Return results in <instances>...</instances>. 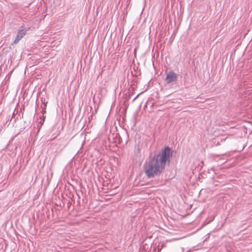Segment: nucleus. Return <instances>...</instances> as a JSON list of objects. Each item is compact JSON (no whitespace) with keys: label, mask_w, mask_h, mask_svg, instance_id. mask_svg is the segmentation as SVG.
Here are the masks:
<instances>
[{"label":"nucleus","mask_w":252,"mask_h":252,"mask_svg":"<svg viewBox=\"0 0 252 252\" xmlns=\"http://www.w3.org/2000/svg\"><path fill=\"white\" fill-rule=\"evenodd\" d=\"M172 153L171 149L166 147L161 153L155 154L144 164V170L149 179L158 176L162 172L166 163L170 161Z\"/></svg>","instance_id":"obj_1"},{"label":"nucleus","mask_w":252,"mask_h":252,"mask_svg":"<svg viewBox=\"0 0 252 252\" xmlns=\"http://www.w3.org/2000/svg\"><path fill=\"white\" fill-rule=\"evenodd\" d=\"M27 30L24 26H21L18 30L17 34L13 41L14 44H17L26 35Z\"/></svg>","instance_id":"obj_2"},{"label":"nucleus","mask_w":252,"mask_h":252,"mask_svg":"<svg viewBox=\"0 0 252 252\" xmlns=\"http://www.w3.org/2000/svg\"><path fill=\"white\" fill-rule=\"evenodd\" d=\"M178 76L177 74L173 71H170L168 73H167L165 80L167 84H170L173 82H176Z\"/></svg>","instance_id":"obj_3"},{"label":"nucleus","mask_w":252,"mask_h":252,"mask_svg":"<svg viewBox=\"0 0 252 252\" xmlns=\"http://www.w3.org/2000/svg\"><path fill=\"white\" fill-rule=\"evenodd\" d=\"M41 102L43 104V105L41 106V107L42 108V110L41 111V113L42 114H44L46 113V109L47 107V104L48 102L46 101L45 98H41Z\"/></svg>","instance_id":"obj_4"},{"label":"nucleus","mask_w":252,"mask_h":252,"mask_svg":"<svg viewBox=\"0 0 252 252\" xmlns=\"http://www.w3.org/2000/svg\"><path fill=\"white\" fill-rule=\"evenodd\" d=\"M163 246H164V245H163V244H162V246H161V248H158V252H160V251H161V250L162 248L163 247Z\"/></svg>","instance_id":"obj_5"},{"label":"nucleus","mask_w":252,"mask_h":252,"mask_svg":"<svg viewBox=\"0 0 252 252\" xmlns=\"http://www.w3.org/2000/svg\"><path fill=\"white\" fill-rule=\"evenodd\" d=\"M138 97V95H136V97L134 98V99Z\"/></svg>","instance_id":"obj_6"}]
</instances>
